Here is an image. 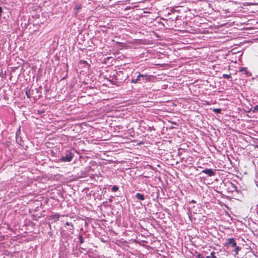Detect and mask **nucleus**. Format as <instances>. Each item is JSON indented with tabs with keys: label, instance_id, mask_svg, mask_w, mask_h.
Instances as JSON below:
<instances>
[{
	"label": "nucleus",
	"instance_id": "obj_14",
	"mask_svg": "<svg viewBox=\"0 0 258 258\" xmlns=\"http://www.w3.org/2000/svg\"><path fill=\"white\" fill-rule=\"evenodd\" d=\"M79 238L80 243L82 244L84 242L83 237H82V236L81 235H80Z\"/></svg>",
	"mask_w": 258,
	"mask_h": 258
},
{
	"label": "nucleus",
	"instance_id": "obj_17",
	"mask_svg": "<svg viewBox=\"0 0 258 258\" xmlns=\"http://www.w3.org/2000/svg\"><path fill=\"white\" fill-rule=\"evenodd\" d=\"M82 8L81 7V5H76L75 7V9L77 11H78L80 9H81Z\"/></svg>",
	"mask_w": 258,
	"mask_h": 258
},
{
	"label": "nucleus",
	"instance_id": "obj_9",
	"mask_svg": "<svg viewBox=\"0 0 258 258\" xmlns=\"http://www.w3.org/2000/svg\"><path fill=\"white\" fill-rule=\"evenodd\" d=\"M136 198L141 201H143L145 200V197L143 194L140 193H137L136 195Z\"/></svg>",
	"mask_w": 258,
	"mask_h": 258
},
{
	"label": "nucleus",
	"instance_id": "obj_24",
	"mask_svg": "<svg viewBox=\"0 0 258 258\" xmlns=\"http://www.w3.org/2000/svg\"><path fill=\"white\" fill-rule=\"evenodd\" d=\"M156 64H158V65H159L160 64V63H156ZM163 64H166V63H163Z\"/></svg>",
	"mask_w": 258,
	"mask_h": 258
},
{
	"label": "nucleus",
	"instance_id": "obj_1",
	"mask_svg": "<svg viewBox=\"0 0 258 258\" xmlns=\"http://www.w3.org/2000/svg\"><path fill=\"white\" fill-rule=\"evenodd\" d=\"M74 157V154L72 153L67 154L66 156H62L60 158L62 162H70Z\"/></svg>",
	"mask_w": 258,
	"mask_h": 258
},
{
	"label": "nucleus",
	"instance_id": "obj_15",
	"mask_svg": "<svg viewBox=\"0 0 258 258\" xmlns=\"http://www.w3.org/2000/svg\"><path fill=\"white\" fill-rule=\"evenodd\" d=\"M223 77L224 79H229V78H231V75H227V74H223Z\"/></svg>",
	"mask_w": 258,
	"mask_h": 258
},
{
	"label": "nucleus",
	"instance_id": "obj_3",
	"mask_svg": "<svg viewBox=\"0 0 258 258\" xmlns=\"http://www.w3.org/2000/svg\"><path fill=\"white\" fill-rule=\"evenodd\" d=\"M142 78L143 80H145L149 82H155L156 79V77L148 75H144V77Z\"/></svg>",
	"mask_w": 258,
	"mask_h": 258
},
{
	"label": "nucleus",
	"instance_id": "obj_26",
	"mask_svg": "<svg viewBox=\"0 0 258 258\" xmlns=\"http://www.w3.org/2000/svg\"><path fill=\"white\" fill-rule=\"evenodd\" d=\"M127 64L128 63H124L123 64L126 65V64Z\"/></svg>",
	"mask_w": 258,
	"mask_h": 258
},
{
	"label": "nucleus",
	"instance_id": "obj_20",
	"mask_svg": "<svg viewBox=\"0 0 258 258\" xmlns=\"http://www.w3.org/2000/svg\"><path fill=\"white\" fill-rule=\"evenodd\" d=\"M26 94L27 97L29 98H30V95L29 93L28 92H26Z\"/></svg>",
	"mask_w": 258,
	"mask_h": 258
},
{
	"label": "nucleus",
	"instance_id": "obj_7",
	"mask_svg": "<svg viewBox=\"0 0 258 258\" xmlns=\"http://www.w3.org/2000/svg\"><path fill=\"white\" fill-rule=\"evenodd\" d=\"M239 72L242 73L243 74L246 75L247 76L251 75V73L247 70V68L246 67L240 68Z\"/></svg>",
	"mask_w": 258,
	"mask_h": 258
},
{
	"label": "nucleus",
	"instance_id": "obj_21",
	"mask_svg": "<svg viewBox=\"0 0 258 258\" xmlns=\"http://www.w3.org/2000/svg\"><path fill=\"white\" fill-rule=\"evenodd\" d=\"M16 141H17V142L19 144L21 145V141H20V142H19V141H18V138H16Z\"/></svg>",
	"mask_w": 258,
	"mask_h": 258
},
{
	"label": "nucleus",
	"instance_id": "obj_22",
	"mask_svg": "<svg viewBox=\"0 0 258 258\" xmlns=\"http://www.w3.org/2000/svg\"><path fill=\"white\" fill-rule=\"evenodd\" d=\"M44 112V111H40V110H38V113L39 114H41L42 113H43Z\"/></svg>",
	"mask_w": 258,
	"mask_h": 258
},
{
	"label": "nucleus",
	"instance_id": "obj_12",
	"mask_svg": "<svg viewBox=\"0 0 258 258\" xmlns=\"http://www.w3.org/2000/svg\"><path fill=\"white\" fill-rule=\"evenodd\" d=\"M119 188L117 185H114L112 188V191L115 192L118 190Z\"/></svg>",
	"mask_w": 258,
	"mask_h": 258
},
{
	"label": "nucleus",
	"instance_id": "obj_6",
	"mask_svg": "<svg viewBox=\"0 0 258 258\" xmlns=\"http://www.w3.org/2000/svg\"><path fill=\"white\" fill-rule=\"evenodd\" d=\"M230 244H231L232 247H235L236 246V243L234 238H229L228 239V242L227 245Z\"/></svg>",
	"mask_w": 258,
	"mask_h": 258
},
{
	"label": "nucleus",
	"instance_id": "obj_18",
	"mask_svg": "<svg viewBox=\"0 0 258 258\" xmlns=\"http://www.w3.org/2000/svg\"><path fill=\"white\" fill-rule=\"evenodd\" d=\"M258 111V105H256L254 108H253V112H256Z\"/></svg>",
	"mask_w": 258,
	"mask_h": 258
},
{
	"label": "nucleus",
	"instance_id": "obj_2",
	"mask_svg": "<svg viewBox=\"0 0 258 258\" xmlns=\"http://www.w3.org/2000/svg\"><path fill=\"white\" fill-rule=\"evenodd\" d=\"M216 170L212 169H205L202 171V173L207 174L209 176H212L215 174Z\"/></svg>",
	"mask_w": 258,
	"mask_h": 258
},
{
	"label": "nucleus",
	"instance_id": "obj_11",
	"mask_svg": "<svg viewBox=\"0 0 258 258\" xmlns=\"http://www.w3.org/2000/svg\"><path fill=\"white\" fill-rule=\"evenodd\" d=\"M206 258H217L215 256V252L214 251H212L210 255L206 256Z\"/></svg>",
	"mask_w": 258,
	"mask_h": 258
},
{
	"label": "nucleus",
	"instance_id": "obj_4",
	"mask_svg": "<svg viewBox=\"0 0 258 258\" xmlns=\"http://www.w3.org/2000/svg\"><path fill=\"white\" fill-rule=\"evenodd\" d=\"M60 216L61 215L57 213L53 214L50 216V219L52 220L55 222L59 220ZM61 216L64 217V215H61Z\"/></svg>",
	"mask_w": 258,
	"mask_h": 258
},
{
	"label": "nucleus",
	"instance_id": "obj_8",
	"mask_svg": "<svg viewBox=\"0 0 258 258\" xmlns=\"http://www.w3.org/2000/svg\"><path fill=\"white\" fill-rule=\"evenodd\" d=\"M66 225L68 226L69 227L68 228V230L71 232L73 233V231L74 230V225L72 223H70L69 222H67L66 223Z\"/></svg>",
	"mask_w": 258,
	"mask_h": 258
},
{
	"label": "nucleus",
	"instance_id": "obj_10",
	"mask_svg": "<svg viewBox=\"0 0 258 258\" xmlns=\"http://www.w3.org/2000/svg\"><path fill=\"white\" fill-rule=\"evenodd\" d=\"M143 77H144V75L139 74V75L138 76L137 79H136L135 80L133 79L131 81V82L133 83H137L140 80V78H141V77L142 78Z\"/></svg>",
	"mask_w": 258,
	"mask_h": 258
},
{
	"label": "nucleus",
	"instance_id": "obj_5",
	"mask_svg": "<svg viewBox=\"0 0 258 258\" xmlns=\"http://www.w3.org/2000/svg\"><path fill=\"white\" fill-rule=\"evenodd\" d=\"M3 66H0V77H3L6 74V71L8 69V67H3Z\"/></svg>",
	"mask_w": 258,
	"mask_h": 258
},
{
	"label": "nucleus",
	"instance_id": "obj_13",
	"mask_svg": "<svg viewBox=\"0 0 258 258\" xmlns=\"http://www.w3.org/2000/svg\"><path fill=\"white\" fill-rule=\"evenodd\" d=\"M235 247V249L234 251L235 252V254H237L239 252V251L240 249V248L238 246H237V245Z\"/></svg>",
	"mask_w": 258,
	"mask_h": 258
},
{
	"label": "nucleus",
	"instance_id": "obj_16",
	"mask_svg": "<svg viewBox=\"0 0 258 258\" xmlns=\"http://www.w3.org/2000/svg\"><path fill=\"white\" fill-rule=\"evenodd\" d=\"M214 111L217 113H220L221 111V109L220 108H216L214 109Z\"/></svg>",
	"mask_w": 258,
	"mask_h": 258
},
{
	"label": "nucleus",
	"instance_id": "obj_23",
	"mask_svg": "<svg viewBox=\"0 0 258 258\" xmlns=\"http://www.w3.org/2000/svg\"><path fill=\"white\" fill-rule=\"evenodd\" d=\"M83 62H85V63H86V64H87V65L89 64V63L88 62H86L85 61H83Z\"/></svg>",
	"mask_w": 258,
	"mask_h": 258
},
{
	"label": "nucleus",
	"instance_id": "obj_25",
	"mask_svg": "<svg viewBox=\"0 0 258 258\" xmlns=\"http://www.w3.org/2000/svg\"><path fill=\"white\" fill-rule=\"evenodd\" d=\"M191 202L194 203H196V202H195V201H193V200L191 201Z\"/></svg>",
	"mask_w": 258,
	"mask_h": 258
},
{
	"label": "nucleus",
	"instance_id": "obj_19",
	"mask_svg": "<svg viewBox=\"0 0 258 258\" xmlns=\"http://www.w3.org/2000/svg\"><path fill=\"white\" fill-rule=\"evenodd\" d=\"M198 258H205L204 256H203L202 254H199L198 255Z\"/></svg>",
	"mask_w": 258,
	"mask_h": 258
}]
</instances>
